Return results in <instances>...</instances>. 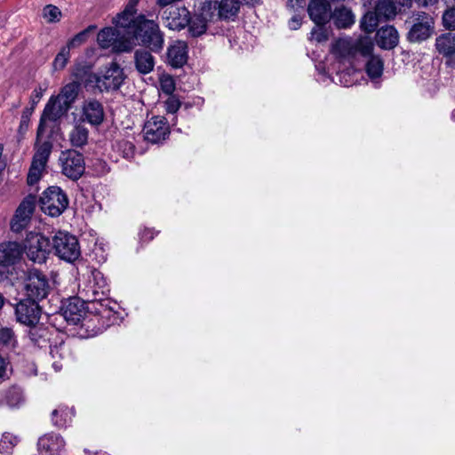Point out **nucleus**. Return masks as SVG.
<instances>
[{"label": "nucleus", "instance_id": "obj_1", "mask_svg": "<svg viewBox=\"0 0 455 455\" xmlns=\"http://www.w3.org/2000/svg\"><path fill=\"white\" fill-rule=\"evenodd\" d=\"M373 51V43L369 36H361L355 40L339 39L332 46V52L342 61L353 63L357 57H367Z\"/></svg>", "mask_w": 455, "mask_h": 455}, {"label": "nucleus", "instance_id": "obj_2", "mask_svg": "<svg viewBox=\"0 0 455 455\" xmlns=\"http://www.w3.org/2000/svg\"><path fill=\"white\" fill-rule=\"evenodd\" d=\"M137 23V28L132 33L133 37L151 52H160L164 48V38L159 25L152 20H148L143 14L139 15Z\"/></svg>", "mask_w": 455, "mask_h": 455}, {"label": "nucleus", "instance_id": "obj_3", "mask_svg": "<svg viewBox=\"0 0 455 455\" xmlns=\"http://www.w3.org/2000/svg\"><path fill=\"white\" fill-rule=\"evenodd\" d=\"M405 25L408 28L406 39L412 44H419L427 40L435 30L433 17L424 12H413L405 20Z\"/></svg>", "mask_w": 455, "mask_h": 455}, {"label": "nucleus", "instance_id": "obj_4", "mask_svg": "<svg viewBox=\"0 0 455 455\" xmlns=\"http://www.w3.org/2000/svg\"><path fill=\"white\" fill-rule=\"evenodd\" d=\"M51 249L58 258L70 263L81 256L77 238L66 231H58L54 234L51 241Z\"/></svg>", "mask_w": 455, "mask_h": 455}, {"label": "nucleus", "instance_id": "obj_5", "mask_svg": "<svg viewBox=\"0 0 455 455\" xmlns=\"http://www.w3.org/2000/svg\"><path fill=\"white\" fill-rule=\"evenodd\" d=\"M52 290L49 278L36 268L28 269L25 277V291L28 299L39 301Z\"/></svg>", "mask_w": 455, "mask_h": 455}, {"label": "nucleus", "instance_id": "obj_6", "mask_svg": "<svg viewBox=\"0 0 455 455\" xmlns=\"http://www.w3.org/2000/svg\"><path fill=\"white\" fill-rule=\"evenodd\" d=\"M26 256L34 263H45L50 254L51 241L39 233H29L24 241Z\"/></svg>", "mask_w": 455, "mask_h": 455}, {"label": "nucleus", "instance_id": "obj_7", "mask_svg": "<svg viewBox=\"0 0 455 455\" xmlns=\"http://www.w3.org/2000/svg\"><path fill=\"white\" fill-rule=\"evenodd\" d=\"M42 211L52 216H60L68 205V198L59 187H50L39 199Z\"/></svg>", "mask_w": 455, "mask_h": 455}, {"label": "nucleus", "instance_id": "obj_8", "mask_svg": "<svg viewBox=\"0 0 455 455\" xmlns=\"http://www.w3.org/2000/svg\"><path fill=\"white\" fill-rule=\"evenodd\" d=\"M59 163L61 173L73 181L78 180L85 172L84 157L75 149L61 151Z\"/></svg>", "mask_w": 455, "mask_h": 455}, {"label": "nucleus", "instance_id": "obj_9", "mask_svg": "<svg viewBox=\"0 0 455 455\" xmlns=\"http://www.w3.org/2000/svg\"><path fill=\"white\" fill-rule=\"evenodd\" d=\"M36 202V196L28 195L20 204L11 221V229L12 232L20 233L27 228L35 211Z\"/></svg>", "mask_w": 455, "mask_h": 455}, {"label": "nucleus", "instance_id": "obj_10", "mask_svg": "<svg viewBox=\"0 0 455 455\" xmlns=\"http://www.w3.org/2000/svg\"><path fill=\"white\" fill-rule=\"evenodd\" d=\"M70 107L63 102L60 99L56 97H52L44 109L40 118L39 125L36 132L37 138L41 137L45 131V122L49 121H57L63 116H65Z\"/></svg>", "mask_w": 455, "mask_h": 455}, {"label": "nucleus", "instance_id": "obj_11", "mask_svg": "<svg viewBox=\"0 0 455 455\" xmlns=\"http://www.w3.org/2000/svg\"><path fill=\"white\" fill-rule=\"evenodd\" d=\"M41 313L42 310L37 301L28 298L20 301L15 307V315L18 322L28 326H35L37 324Z\"/></svg>", "mask_w": 455, "mask_h": 455}, {"label": "nucleus", "instance_id": "obj_12", "mask_svg": "<svg viewBox=\"0 0 455 455\" xmlns=\"http://www.w3.org/2000/svg\"><path fill=\"white\" fill-rule=\"evenodd\" d=\"M143 133L147 141L159 143L169 135V125L164 116H153L145 124Z\"/></svg>", "mask_w": 455, "mask_h": 455}, {"label": "nucleus", "instance_id": "obj_13", "mask_svg": "<svg viewBox=\"0 0 455 455\" xmlns=\"http://www.w3.org/2000/svg\"><path fill=\"white\" fill-rule=\"evenodd\" d=\"M189 11L185 6H170L162 13L165 26L172 30H181L189 23Z\"/></svg>", "mask_w": 455, "mask_h": 455}, {"label": "nucleus", "instance_id": "obj_14", "mask_svg": "<svg viewBox=\"0 0 455 455\" xmlns=\"http://www.w3.org/2000/svg\"><path fill=\"white\" fill-rule=\"evenodd\" d=\"M125 79L124 69L116 62H112L106 68L104 74L100 77H97L96 81L99 86L104 87L105 90H117L120 88Z\"/></svg>", "mask_w": 455, "mask_h": 455}, {"label": "nucleus", "instance_id": "obj_15", "mask_svg": "<svg viewBox=\"0 0 455 455\" xmlns=\"http://www.w3.org/2000/svg\"><path fill=\"white\" fill-rule=\"evenodd\" d=\"M104 108L102 104L94 99L84 100L82 106L81 121L92 125H100L104 120Z\"/></svg>", "mask_w": 455, "mask_h": 455}, {"label": "nucleus", "instance_id": "obj_16", "mask_svg": "<svg viewBox=\"0 0 455 455\" xmlns=\"http://www.w3.org/2000/svg\"><path fill=\"white\" fill-rule=\"evenodd\" d=\"M307 12L315 25H325L331 19V4L328 0H311Z\"/></svg>", "mask_w": 455, "mask_h": 455}, {"label": "nucleus", "instance_id": "obj_17", "mask_svg": "<svg viewBox=\"0 0 455 455\" xmlns=\"http://www.w3.org/2000/svg\"><path fill=\"white\" fill-rule=\"evenodd\" d=\"M435 49L446 59L448 65L455 66V34L446 32L435 39Z\"/></svg>", "mask_w": 455, "mask_h": 455}, {"label": "nucleus", "instance_id": "obj_18", "mask_svg": "<svg viewBox=\"0 0 455 455\" xmlns=\"http://www.w3.org/2000/svg\"><path fill=\"white\" fill-rule=\"evenodd\" d=\"M61 313L68 323L76 325L84 315V302L78 298H71L61 307Z\"/></svg>", "mask_w": 455, "mask_h": 455}, {"label": "nucleus", "instance_id": "obj_19", "mask_svg": "<svg viewBox=\"0 0 455 455\" xmlns=\"http://www.w3.org/2000/svg\"><path fill=\"white\" fill-rule=\"evenodd\" d=\"M167 60L172 68H181L188 60V44L178 40L167 50Z\"/></svg>", "mask_w": 455, "mask_h": 455}, {"label": "nucleus", "instance_id": "obj_20", "mask_svg": "<svg viewBox=\"0 0 455 455\" xmlns=\"http://www.w3.org/2000/svg\"><path fill=\"white\" fill-rule=\"evenodd\" d=\"M376 44L384 50L394 49L399 43V34L393 26L380 28L376 33Z\"/></svg>", "mask_w": 455, "mask_h": 455}, {"label": "nucleus", "instance_id": "obj_21", "mask_svg": "<svg viewBox=\"0 0 455 455\" xmlns=\"http://www.w3.org/2000/svg\"><path fill=\"white\" fill-rule=\"evenodd\" d=\"M134 64L136 70L141 75L149 74L154 70L155 58L151 51L138 49L134 52Z\"/></svg>", "mask_w": 455, "mask_h": 455}, {"label": "nucleus", "instance_id": "obj_22", "mask_svg": "<svg viewBox=\"0 0 455 455\" xmlns=\"http://www.w3.org/2000/svg\"><path fill=\"white\" fill-rule=\"evenodd\" d=\"M20 247L16 242L0 243V266H11L20 257Z\"/></svg>", "mask_w": 455, "mask_h": 455}, {"label": "nucleus", "instance_id": "obj_23", "mask_svg": "<svg viewBox=\"0 0 455 455\" xmlns=\"http://www.w3.org/2000/svg\"><path fill=\"white\" fill-rule=\"evenodd\" d=\"M65 446L63 438L57 434L45 435L39 438L38 447L45 455H52L61 451Z\"/></svg>", "mask_w": 455, "mask_h": 455}, {"label": "nucleus", "instance_id": "obj_24", "mask_svg": "<svg viewBox=\"0 0 455 455\" xmlns=\"http://www.w3.org/2000/svg\"><path fill=\"white\" fill-rule=\"evenodd\" d=\"M218 8V18L220 20H235L240 12L241 3L238 0H220Z\"/></svg>", "mask_w": 455, "mask_h": 455}, {"label": "nucleus", "instance_id": "obj_25", "mask_svg": "<svg viewBox=\"0 0 455 455\" xmlns=\"http://www.w3.org/2000/svg\"><path fill=\"white\" fill-rule=\"evenodd\" d=\"M52 144L50 141L41 143L33 156L31 166L44 171L52 153Z\"/></svg>", "mask_w": 455, "mask_h": 455}, {"label": "nucleus", "instance_id": "obj_26", "mask_svg": "<svg viewBox=\"0 0 455 455\" xmlns=\"http://www.w3.org/2000/svg\"><path fill=\"white\" fill-rule=\"evenodd\" d=\"M76 81L72 82L65 85L59 95L57 97L60 99L63 102L68 105L70 108L72 104L75 102L76 99L78 95V87L79 84L84 81L82 77L78 76L77 73H74Z\"/></svg>", "mask_w": 455, "mask_h": 455}, {"label": "nucleus", "instance_id": "obj_27", "mask_svg": "<svg viewBox=\"0 0 455 455\" xmlns=\"http://www.w3.org/2000/svg\"><path fill=\"white\" fill-rule=\"evenodd\" d=\"M89 130L84 124H76L68 135L70 144L75 148H83L88 143Z\"/></svg>", "mask_w": 455, "mask_h": 455}, {"label": "nucleus", "instance_id": "obj_28", "mask_svg": "<svg viewBox=\"0 0 455 455\" xmlns=\"http://www.w3.org/2000/svg\"><path fill=\"white\" fill-rule=\"evenodd\" d=\"M331 18L338 28H347L355 22L352 12L343 6L336 8L331 13Z\"/></svg>", "mask_w": 455, "mask_h": 455}, {"label": "nucleus", "instance_id": "obj_29", "mask_svg": "<svg viewBox=\"0 0 455 455\" xmlns=\"http://www.w3.org/2000/svg\"><path fill=\"white\" fill-rule=\"evenodd\" d=\"M218 1L209 0L204 2L196 12L208 24L209 22L220 20L218 18Z\"/></svg>", "mask_w": 455, "mask_h": 455}, {"label": "nucleus", "instance_id": "obj_30", "mask_svg": "<svg viewBox=\"0 0 455 455\" xmlns=\"http://www.w3.org/2000/svg\"><path fill=\"white\" fill-rule=\"evenodd\" d=\"M188 34L192 37H198L205 34L208 24L200 17L197 12L193 15L189 14Z\"/></svg>", "mask_w": 455, "mask_h": 455}, {"label": "nucleus", "instance_id": "obj_31", "mask_svg": "<svg viewBox=\"0 0 455 455\" xmlns=\"http://www.w3.org/2000/svg\"><path fill=\"white\" fill-rule=\"evenodd\" d=\"M138 20L139 15L135 16L133 14L125 13V11H123L117 13L116 16L113 19V23H115L118 28L130 29L132 34L133 31L137 28Z\"/></svg>", "mask_w": 455, "mask_h": 455}, {"label": "nucleus", "instance_id": "obj_32", "mask_svg": "<svg viewBox=\"0 0 455 455\" xmlns=\"http://www.w3.org/2000/svg\"><path fill=\"white\" fill-rule=\"evenodd\" d=\"M374 10L383 20L393 19L396 15V5L392 0H380Z\"/></svg>", "mask_w": 455, "mask_h": 455}, {"label": "nucleus", "instance_id": "obj_33", "mask_svg": "<svg viewBox=\"0 0 455 455\" xmlns=\"http://www.w3.org/2000/svg\"><path fill=\"white\" fill-rule=\"evenodd\" d=\"M367 57H369V60L365 65L367 75L371 78L379 77L383 73V60L378 56L371 55V53Z\"/></svg>", "mask_w": 455, "mask_h": 455}, {"label": "nucleus", "instance_id": "obj_34", "mask_svg": "<svg viewBox=\"0 0 455 455\" xmlns=\"http://www.w3.org/2000/svg\"><path fill=\"white\" fill-rule=\"evenodd\" d=\"M117 31L113 28H105L101 29L97 36L98 44L101 48L107 49L113 47L116 39Z\"/></svg>", "mask_w": 455, "mask_h": 455}, {"label": "nucleus", "instance_id": "obj_35", "mask_svg": "<svg viewBox=\"0 0 455 455\" xmlns=\"http://www.w3.org/2000/svg\"><path fill=\"white\" fill-rule=\"evenodd\" d=\"M133 34L129 36H120L119 33L116 35V39L115 41V44L113 45V50L116 52H131L135 44H134Z\"/></svg>", "mask_w": 455, "mask_h": 455}, {"label": "nucleus", "instance_id": "obj_36", "mask_svg": "<svg viewBox=\"0 0 455 455\" xmlns=\"http://www.w3.org/2000/svg\"><path fill=\"white\" fill-rule=\"evenodd\" d=\"M382 20L376 11L368 12L361 20V28L367 33H371L378 27L379 22Z\"/></svg>", "mask_w": 455, "mask_h": 455}, {"label": "nucleus", "instance_id": "obj_37", "mask_svg": "<svg viewBox=\"0 0 455 455\" xmlns=\"http://www.w3.org/2000/svg\"><path fill=\"white\" fill-rule=\"evenodd\" d=\"M17 344L16 335L12 328H0V346L6 348H13Z\"/></svg>", "mask_w": 455, "mask_h": 455}, {"label": "nucleus", "instance_id": "obj_38", "mask_svg": "<svg viewBox=\"0 0 455 455\" xmlns=\"http://www.w3.org/2000/svg\"><path fill=\"white\" fill-rule=\"evenodd\" d=\"M18 442L19 439L17 436L11 433H4L0 440V452L4 454H10Z\"/></svg>", "mask_w": 455, "mask_h": 455}, {"label": "nucleus", "instance_id": "obj_39", "mask_svg": "<svg viewBox=\"0 0 455 455\" xmlns=\"http://www.w3.org/2000/svg\"><path fill=\"white\" fill-rule=\"evenodd\" d=\"M96 28L95 26H89L87 28L76 34L73 38H71L68 44L67 48L70 51V48L77 47L83 44H84L89 36V34Z\"/></svg>", "mask_w": 455, "mask_h": 455}, {"label": "nucleus", "instance_id": "obj_40", "mask_svg": "<svg viewBox=\"0 0 455 455\" xmlns=\"http://www.w3.org/2000/svg\"><path fill=\"white\" fill-rule=\"evenodd\" d=\"M5 400L10 406H17L22 401V392L20 387H12L5 393Z\"/></svg>", "mask_w": 455, "mask_h": 455}, {"label": "nucleus", "instance_id": "obj_41", "mask_svg": "<svg viewBox=\"0 0 455 455\" xmlns=\"http://www.w3.org/2000/svg\"><path fill=\"white\" fill-rule=\"evenodd\" d=\"M69 57H70V52H69L68 48H67L66 46L61 48V50L60 51V52L57 54V56L55 57V59L53 60V63H52L53 69L54 70L63 69L66 67Z\"/></svg>", "mask_w": 455, "mask_h": 455}, {"label": "nucleus", "instance_id": "obj_42", "mask_svg": "<svg viewBox=\"0 0 455 455\" xmlns=\"http://www.w3.org/2000/svg\"><path fill=\"white\" fill-rule=\"evenodd\" d=\"M43 16L47 22L52 23L60 20L61 12L57 6L48 4L43 10Z\"/></svg>", "mask_w": 455, "mask_h": 455}, {"label": "nucleus", "instance_id": "obj_43", "mask_svg": "<svg viewBox=\"0 0 455 455\" xmlns=\"http://www.w3.org/2000/svg\"><path fill=\"white\" fill-rule=\"evenodd\" d=\"M324 25H315L312 31L310 40H314L317 43L325 42L329 38V33L327 28L323 27Z\"/></svg>", "mask_w": 455, "mask_h": 455}, {"label": "nucleus", "instance_id": "obj_44", "mask_svg": "<svg viewBox=\"0 0 455 455\" xmlns=\"http://www.w3.org/2000/svg\"><path fill=\"white\" fill-rule=\"evenodd\" d=\"M32 114H33V108H26L22 111L20 123V126L18 129V133L20 136H22L28 131L29 122H30V117H31Z\"/></svg>", "mask_w": 455, "mask_h": 455}, {"label": "nucleus", "instance_id": "obj_45", "mask_svg": "<svg viewBox=\"0 0 455 455\" xmlns=\"http://www.w3.org/2000/svg\"><path fill=\"white\" fill-rule=\"evenodd\" d=\"M443 25L446 29L455 30V7H451L444 11Z\"/></svg>", "mask_w": 455, "mask_h": 455}, {"label": "nucleus", "instance_id": "obj_46", "mask_svg": "<svg viewBox=\"0 0 455 455\" xmlns=\"http://www.w3.org/2000/svg\"><path fill=\"white\" fill-rule=\"evenodd\" d=\"M118 149L123 152V156L125 158H131L134 156L135 147L134 145L127 140H121L117 144Z\"/></svg>", "mask_w": 455, "mask_h": 455}, {"label": "nucleus", "instance_id": "obj_47", "mask_svg": "<svg viewBox=\"0 0 455 455\" xmlns=\"http://www.w3.org/2000/svg\"><path fill=\"white\" fill-rule=\"evenodd\" d=\"M44 171H41L40 169H36V167L30 166L27 181L29 186H33L41 179L42 173Z\"/></svg>", "mask_w": 455, "mask_h": 455}, {"label": "nucleus", "instance_id": "obj_48", "mask_svg": "<svg viewBox=\"0 0 455 455\" xmlns=\"http://www.w3.org/2000/svg\"><path fill=\"white\" fill-rule=\"evenodd\" d=\"M165 107L168 113H176L180 108V101L174 95H170L165 101Z\"/></svg>", "mask_w": 455, "mask_h": 455}, {"label": "nucleus", "instance_id": "obj_49", "mask_svg": "<svg viewBox=\"0 0 455 455\" xmlns=\"http://www.w3.org/2000/svg\"><path fill=\"white\" fill-rule=\"evenodd\" d=\"M160 84L162 91L168 95H172L175 90L174 81L170 76L163 78Z\"/></svg>", "mask_w": 455, "mask_h": 455}, {"label": "nucleus", "instance_id": "obj_50", "mask_svg": "<svg viewBox=\"0 0 455 455\" xmlns=\"http://www.w3.org/2000/svg\"><path fill=\"white\" fill-rule=\"evenodd\" d=\"M44 90L39 87L38 89H35L30 99V107L33 108V110L35 109L36 104L40 101L41 98L43 97Z\"/></svg>", "mask_w": 455, "mask_h": 455}, {"label": "nucleus", "instance_id": "obj_51", "mask_svg": "<svg viewBox=\"0 0 455 455\" xmlns=\"http://www.w3.org/2000/svg\"><path fill=\"white\" fill-rule=\"evenodd\" d=\"M139 2L140 0H129L124 9V11H125V13L135 15L137 13V5Z\"/></svg>", "mask_w": 455, "mask_h": 455}, {"label": "nucleus", "instance_id": "obj_52", "mask_svg": "<svg viewBox=\"0 0 455 455\" xmlns=\"http://www.w3.org/2000/svg\"><path fill=\"white\" fill-rule=\"evenodd\" d=\"M302 18L299 15H294L289 21L291 29L296 30L301 26Z\"/></svg>", "mask_w": 455, "mask_h": 455}, {"label": "nucleus", "instance_id": "obj_53", "mask_svg": "<svg viewBox=\"0 0 455 455\" xmlns=\"http://www.w3.org/2000/svg\"><path fill=\"white\" fill-rule=\"evenodd\" d=\"M287 5L293 10L303 9L306 5V0H288Z\"/></svg>", "mask_w": 455, "mask_h": 455}, {"label": "nucleus", "instance_id": "obj_54", "mask_svg": "<svg viewBox=\"0 0 455 455\" xmlns=\"http://www.w3.org/2000/svg\"><path fill=\"white\" fill-rule=\"evenodd\" d=\"M7 365L6 361L0 356V379H4L7 377Z\"/></svg>", "mask_w": 455, "mask_h": 455}, {"label": "nucleus", "instance_id": "obj_55", "mask_svg": "<svg viewBox=\"0 0 455 455\" xmlns=\"http://www.w3.org/2000/svg\"><path fill=\"white\" fill-rule=\"evenodd\" d=\"M419 4L423 6L433 5L437 3L438 0H416Z\"/></svg>", "mask_w": 455, "mask_h": 455}, {"label": "nucleus", "instance_id": "obj_56", "mask_svg": "<svg viewBox=\"0 0 455 455\" xmlns=\"http://www.w3.org/2000/svg\"><path fill=\"white\" fill-rule=\"evenodd\" d=\"M261 0H243L244 4L250 6H255L260 3Z\"/></svg>", "mask_w": 455, "mask_h": 455}, {"label": "nucleus", "instance_id": "obj_57", "mask_svg": "<svg viewBox=\"0 0 455 455\" xmlns=\"http://www.w3.org/2000/svg\"><path fill=\"white\" fill-rule=\"evenodd\" d=\"M4 296L0 293V309L3 307L4 304Z\"/></svg>", "mask_w": 455, "mask_h": 455}, {"label": "nucleus", "instance_id": "obj_58", "mask_svg": "<svg viewBox=\"0 0 455 455\" xmlns=\"http://www.w3.org/2000/svg\"><path fill=\"white\" fill-rule=\"evenodd\" d=\"M58 410H54L52 413V418L54 419L58 415Z\"/></svg>", "mask_w": 455, "mask_h": 455}, {"label": "nucleus", "instance_id": "obj_59", "mask_svg": "<svg viewBox=\"0 0 455 455\" xmlns=\"http://www.w3.org/2000/svg\"><path fill=\"white\" fill-rule=\"evenodd\" d=\"M81 71H83V72H84V74H86V71H84V70H78V71L76 72V73L78 74V76H79L80 77H82V78H83L82 75H80V72H81Z\"/></svg>", "mask_w": 455, "mask_h": 455}]
</instances>
